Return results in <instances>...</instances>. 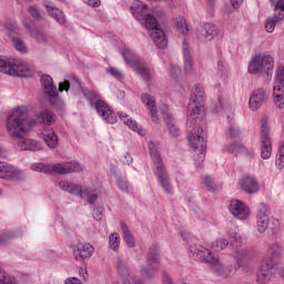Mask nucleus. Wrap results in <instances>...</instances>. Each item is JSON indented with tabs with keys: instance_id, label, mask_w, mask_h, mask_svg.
<instances>
[{
	"instance_id": "1",
	"label": "nucleus",
	"mask_w": 284,
	"mask_h": 284,
	"mask_svg": "<svg viewBox=\"0 0 284 284\" xmlns=\"http://www.w3.org/2000/svg\"><path fill=\"white\" fill-rule=\"evenodd\" d=\"M131 12L138 21H143L144 19V26L146 30H149L153 43L160 50H165V48H168V37H165V31L159 28L156 18L148 13V4L140 0H135L131 6Z\"/></svg>"
},
{
	"instance_id": "2",
	"label": "nucleus",
	"mask_w": 284,
	"mask_h": 284,
	"mask_svg": "<svg viewBox=\"0 0 284 284\" xmlns=\"http://www.w3.org/2000/svg\"><path fill=\"white\" fill-rule=\"evenodd\" d=\"M234 242L231 243L233 247L232 255L235 257V264H223L221 263V260L217 257H214V255L211 257V261L209 262V265L213 273H215L216 276H220L221 278H230L233 274H236L239 272V267H241V263L244 261V258H247V254H250V251L247 248H243L241 246L242 237L239 235V233L231 234Z\"/></svg>"
},
{
	"instance_id": "3",
	"label": "nucleus",
	"mask_w": 284,
	"mask_h": 284,
	"mask_svg": "<svg viewBox=\"0 0 284 284\" xmlns=\"http://www.w3.org/2000/svg\"><path fill=\"white\" fill-rule=\"evenodd\" d=\"M37 125V122L30 120L28 109L20 106L7 118V132L12 139H19L30 132V128Z\"/></svg>"
},
{
	"instance_id": "4",
	"label": "nucleus",
	"mask_w": 284,
	"mask_h": 284,
	"mask_svg": "<svg viewBox=\"0 0 284 284\" xmlns=\"http://www.w3.org/2000/svg\"><path fill=\"white\" fill-rule=\"evenodd\" d=\"M283 256V245L275 242L270 245L268 255L262 261V264L256 273L257 284H267L272 281L274 276V268L278 263H281V257Z\"/></svg>"
},
{
	"instance_id": "5",
	"label": "nucleus",
	"mask_w": 284,
	"mask_h": 284,
	"mask_svg": "<svg viewBox=\"0 0 284 284\" xmlns=\"http://www.w3.org/2000/svg\"><path fill=\"white\" fill-rule=\"evenodd\" d=\"M141 101L145 105L146 110H149L150 116L156 125L161 123V116L165 121L169 132L171 136H179V128L174 123H172V115L170 114V109L168 105L163 104L162 106L156 108V101L152 95L148 93H143L141 95Z\"/></svg>"
},
{
	"instance_id": "6",
	"label": "nucleus",
	"mask_w": 284,
	"mask_h": 284,
	"mask_svg": "<svg viewBox=\"0 0 284 284\" xmlns=\"http://www.w3.org/2000/svg\"><path fill=\"white\" fill-rule=\"evenodd\" d=\"M149 152L155 168L154 174L158 178V181L161 187L166 192V194H172V183L170 182V174L163 164V159L161 153H159V144L150 141L149 142Z\"/></svg>"
},
{
	"instance_id": "7",
	"label": "nucleus",
	"mask_w": 284,
	"mask_h": 284,
	"mask_svg": "<svg viewBox=\"0 0 284 284\" xmlns=\"http://www.w3.org/2000/svg\"><path fill=\"white\" fill-rule=\"evenodd\" d=\"M205 99V90L202 84H195L193 87V92L190 98V102L186 111V125L187 128H194L201 111L203 110V103Z\"/></svg>"
},
{
	"instance_id": "8",
	"label": "nucleus",
	"mask_w": 284,
	"mask_h": 284,
	"mask_svg": "<svg viewBox=\"0 0 284 284\" xmlns=\"http://www.w3.org/2000/svg\"><path fill=\"white\" fill-rule=\"evenodd\" d=\"M33 172H42L43 174H72V172H82L83 165L79 162H63L58 164L37 163L31 165Z\"/></svg>"
},
{
	"instance_id": "9",
	"label": "nucleus",
	"mask_w": 284,
	"mask_h": 284,
	"mask_svg": "<svg viewBox=\"0 0 284 284\" xmlns=\"http://www.w3.org/2000/svg\"><path fill=\"white\" fill-rule=\"evenodd\" d=\"M187 140L193 150H199L200 153L194 155V164L197 170H201L203 162L205 161V152L207 150V143L205 142V132L201 126L196 132L189 130Z\"/></svg>"
},
{
	"instance_id": "10",
	"label": "nucleus",
	"mask_w": 284,
	"mask_h": 284,
	"mask_svg": "<svg viewBox=\"0 0 284 284\" xmlns=\"http://www.w3.org/2000/svg\"><path fill=\"white\" fill-rule=\"evenodd\" d=\"M0 72L9 74L10 77L28 78L30 72V64L23 62L20 58H0Z\"/></svg>"
},
{
	"instance_id": "11",
	"label": "nucleus",
	"mask_w": 284,
	"mask_h": 284,
	"mask_svg": "<svg viewBox=\"0 0 284 284\" xmlns=\"http://www.w3.org/2000/svg\"><path fill=\"white\" fill-rule=\"evenodd\" d=\"M60 190L63 192H69V194H73V196H79L80 199H87L89 205H94L97 201H99V194L92 193V189L90 186L77 184L74 182L62 180L59 182Z\"/></svg>"
},
{
	"instance_id": "12",
	"label": "nucleus",
	"mask_w": 284,
	"mask_h": 284,
	"mask_svg": "<svg viewBox=\"0 0 284 284\" xmlns=\"http://www.w3.org/2000/svg\"><path fill=\"white\" fill-rule=\"evenodd\" d=\"M122 57L125 63L136 71L144 81H150V79H152V71L150 70V67H148V63L132 50L124 48L122 50Z\"/></svg>"
},
{
	"instance_id": "13",
	"label": "nucleus",
	"mask_w": 284,
	"mask_h": 284,
	"mask_svg": "<svg viewBox=\"0 0 284 284\" xmlns=\"http://www.w3.org/2000/svg\"><path fill=\"white\" fill-rule=\"evenodd\" d=\"M41 83L44 88V94L49 97L50 104L57 110H61L63 108V102L59 97V91H57V87H54V80L50 75H42Z\"/></svg>"
},
{
	"instance_id": "14",
	"label": "nucleus",
	"mask_w": 284,
	"mask_h": 284,
	"mask_svg": "<svg viewBox=\"0 0 284 284\" xmlns=\"http://www.w3.org/2000/svg\"><path fill=\"white\" fill-rule=\"evenodd\" d=\"M115 265L123 284H143L141 280H136V276L130 273V265H128V261L123 257H116Z\"/></svg>"
},
{
	"instance_id": "15",
	"label": "nucleus",
	"mask_w": 284,
	"mask_h": 284,
	"mask_svg": "<svg viewBox=\"0 0 284 284\" xmlns=\"http://www.w3.org/2000/svg\"><path fill=\"white\" fill-rule=\"evenodd\" d=\"M268 99H270V90L265 88L255 89L248 100L250 109L253 112H256L258 108H261L264 103H267Z\"/></svg>"
},
{
	"instance_id": "16",
	"label": "nucleus",
	"mask_w": 284,
	"mask_h": 284,
	"mask_svg": "<svg viewBox=\"0 0 284 284\" xmlns=\"http://www.w3.org/2000/svg\"><path fill=\"white\" fill-rule=\"evenodd\" d=\"M272 156V138L270 136V125L262 124L261 131V158L267 160Z\"/></svg>"
},
{
	"instance_id": "17",
	"label": "nucleus",
	"mask_w": 284,
	"mask_h": 284,
	"mask_svg": "<svg viewBox=\"0 0 284 284\" xmlns=\"http://www.w3.org/2000/svg\"><path fill=\"white\" fill-rule=\"evenodd\" d=\"M0 179L4 181H21L23 171L12 164L0 162Z\"/></svg>"
},
{
	"instance_id": "18",
	"label": "nucleus",
	"mask_w": 284,
	"mask_h": 284,
	"mask_svg": "<svg viewBox=\"0 0 284 284\" xmlns=\"http://www.w3.org/2000/svg\"><path fill=\"white\" fill-rule=\"evenodd\" d=\"M215 37H219V27L212 23L201 24L196 30V39L202 43L213 41Z\"/></svg>"
},
{
	"instance_id": "19",
	"label": "nucleus",
	"mask_w": 284,
	"mask_h": 284,
	"mask_svg": "<svg viewBox=\"0 0 284 284\" xmlns=\"http://www.w3.org/2000/svg\"><path fill=\"white\" fill-rule=\"evenodd\" d=\"M93 108L98 112L99 116H101V119H103V121H105L106 123L113 124L116 122V114L114 113V111H112L110 105L105 103V101L101 99L97 100V102H94L93 104Z\"/></svg>"
},
{
	"instance_id": "20",
	"label": "nucleus",
	"mask_w": 284,
	"mask_h": 284,
	"mask_svg": "<svg viewBox=\"0 0 284 284\" xmlns=\"http://www.w3.org/2000/svg\"><path fill=\"white\" fill-rule=\"evenodd\" d=\"M229 210L232 216L240 221H247L250 219V207L243 201L232 200Z\"/></svg>"
},
{
	"instance_id": "21",
	"label": "nucleus",
	"mask_w": 284,
	"mask_h": 284,
	"mask_svg": "<svg viewBox=\"0 0 284 284\" xmlns=\"http://www.w3.org/2000/svg\"><path fill=\"white\" fill-rule=\"evenodd\" d=\"M189 254L194 261H202L203 263H210L214 256L212 251L199 244L191 245Z\"/></svg>"
},
{
	"instance_id": "22",
	"label": "nucleus",
	"mask_w": 284,
	"mask_h": 284,
	"mask_svg": "<svg viewBox=\"0 0 284 284\" xmlns=\"http://www.w3.org/2000/svg\"><path fill=\"white\" fill-rule=\"evenodd\" d=\"M14 148L21 151H30V152H39L41 150V142L32 139L24 138L21 135L20 138H14Z\"/></svg>"
},
{
	"instance_id": "23",
	"label": "nucleus",
	"mask_w": 284,
	"mask_h": 284,
	"mask_svg": "<svg viewBox=\"0 0 284 284\" xmlns=\"http://www.w3.org/2000/svg\"><path fill=\"white\" fill-rule=\"evenodd\" d=\"M94 254V246L88 242H79L73 250V256L75 261H85Z\"/></svg>"
},
{
	"instance_id": "24",
	"label": "nucleus",
	"mask_w": 284,
	"mask_h": 284,
	"mask_svg": "<svg viewBox=\"0 0 284 284\" xmlns=\"http://www.w3.org/2000/svg\"><path fill=\"white\" fill-rule=\"evenodd\" d=\"M283 75L280 74L275 78L274 85H273V95L275 97V105L280 110L284 108V83H283Z\"/></svg>"
},
{
	"instance_id": "25",
	"label": "nucleus",
	"mask_w": 284,
	"mask_h": 284,
	"mask_svg": "<svg viewBox=\"0 0 284 284\" xmlns=\"http://www.w3.org/2000/svg\"><path fill=\"white\" fill-rule=\"evenodd\" d=\"M33 121L36 123H41L42 125L50 128L51 125H54V123H57V116L51 110L42 109L38 113H36V120Z\"/></svg>"
},
{
	"instance_id": "26",
	"label": "nucleus",
	"mask_w": 284,
	"mask_h": 284,
	"mask_svg": "<svg viewBox=\"0 0 284 284\" xmlns=\"http://www.w3.org/2000/svg\"><path fill=\"white\" fill-rule=\"evenodd\" d=\"M240 185L246 194H256L258 192V181L250 175L243 176L240 180Z\"/></svg>"
},
{
	"instance_id": "27",
	"label": "nucleus",
	"mask_w": 284,
	"mask_h": 284,
	"mask_svg": "<svg viewBox=\"0 0 284 284\" xmlns=\"http://www.w3.org/2000/svg\"><path fill=\"white\" fill-rule=\"evenodd\" d=\"M161 247L154 243L149 247L145 255V261L148 265H159L161 263Z\"/></svg>"
},
{
	"instance_id": "28",
	"label": "nucleus",
	"mask_w": 284,
	"mask_h": 284,
	"mask_svg": "<svg viewBox=\"0 0 284 284\" xmlns=\"http://www.w3.org/2000/svg\"><path fill=\"white\" fill-rule=\"evenodd\" d=\"M43 6L49 14L54 19L60 26H64L65 23V14L59 8L52 6V2L44 0Z\"/></svg>"
},
{
	"instance_id": "29",
	"label": "nucleus",
	"mask_w": 284,
	"mask_h": 284,
	"mask_svg": "<svg viewBox=\"0 0 284 284\" xmlns=\"http://www.w3.org/2000/svg\"><path fill=\"white\" fill-rule=\"evenodd\" d=\"M42 138L44 143L51 150H54L57 145H59V136L57 135V133H54V130L52 128H44L42 130Z\"/></svg>"
},
{
	"instance_id": "30",
	"label": "nucleus",
	"mask_w": 284,
	"mask_h": 284,
	"mask_svg": "<svg viewBox=\"0 0 284 284\" xmlns=\"http://www.w3.org/2000/svg\"><path fill=\"white\" fill-rule=\"evenodd\" d=\"M183 59H184V71L185 74H192L194 70V63L192 62V54L190 53V45L184 40L182 43Z\"/></svg>"
},
{
	"instance_id": "31",
	"label": "nucleus",
	"mask_w": 284,
	"mask_h": 284,
	"mask_svg": "<svg viewBox=\"0 0 284 284\" xmlns=\"http://www.w3.org/2000/svg\"><path fill=\"white\" fill-rule=\"evenodd\" d=\"M119 116L120 120L123 121L125 125H128V128L133 130V132H138V134H141V136L145 134V131L143 130V128H141V124L130 118V115H128L125 112H119Z\"/></svg>"
},
{
	"instance_id": "32",
	"label": "nucleus",
	"mask_w": 284,
	"mask_h": 284,
	"mask_svg": "<svg viewBox=\"0 0 284 284\" xmlns=\"http://www.w3.org/2000/svg\"><path fill=\"white\" fill-rule=\"evenodd\" d=\"M70 87L73 88L74 90H82L83 88L81 87V80L77 75H70L69 80L61 82L59 84V90L60 92H68L70 90Z\"/></svg>"
},
{
	"instance_id": "33",
	"label": "nucleus",
	"mask_w": 284,
	"mask_h": 284,
	"mask_svg": "<svg viewBox=\"0 0 284 284\" xmlns=\"http://www.w3.org/2000/svg\"><path fill=\"white\" fill-rule=\"evenodd\" d=\"M24 28H27V30H29L31 37H33V39L38 40L39 43H45L48 41V34H45V32H43L40 29H32V26L29 24L28 20H23L22 21Z\"/></svg>"
},
{
	"instance_id": "34",
	"label": "nucleus",
	"mask_w": 284,
	"mask_h": 284,
	"mask_svg": "<svg viewBox=\"0 0 284 284\" xmlns=\"http://www.w3.org/2000/svg\"><path fill=\"white\" fill-rule=\"evenodd\" d=\"M260 62L264 74L272 77V72H274V58L272 55H260Z\"/></svg>"
},
{
	"instance_id": "35",
	"label": "nucleus",
	"mask_w": 284,
	"mask_h": 284,
	"mask_svg": "<svg viewBox=\"0 0 284 284\" xmlns=\"http://www.w3.org/2000/svg\"><path fill=\"white\" fill-rule=\"evenodd\" d=\"M120 227L122 230L124 243L128 245V247H135L136 241L134 240V235H132V232H130V227H128V224H125V222H121Z\"/></svg>"
},
{
	"instance_id": "36",
	"label": "nucleus",
	"mask_w": 284,
	"mask_h": 284,
	"mask_svg": "<svg viewBox=\"0 0 284 284\" xmlns=\"http://www.w3.org/2000/svg\"><path fill=\"white\" fill-rule=\"evenodd\" d=\"M81 92L84 99L89 101V105H91V108H94V103H97V101H101V95H99V93H97L94 90H89L88 88H83Z\"/></svg>"
},
{
	"instance_id": "37",
	"label": "nucleus",
	"mask_w": 284,
	"mask_h": 284,
	"mask_svg": "<svg viewBox=\"0 0 284 284\" xmlns=\"http://www.w3.org/2000/svg\"><path fill=\"white\" fill-rule=\"evenodd\" d=\"M248 72L250 74H258V72L264 73L263 67L261 64V55H256L252 59V61L248 64Z\"/></svg>"
},
{
	"instance_id": "38",
	"label": "nucleus",
	"mask_w": 284,
	"mask_h": 284,
	"mask_svg": "<svg viewBox=\"0 0 284 284\" xmlns=\"http://www.w3.org/2000/svg\"><path fill=\"white\" fill-rule=\"evenodd\" d=\"M159 267L154 266V264H148L143 266L140 272L141 276L149 280V278H154V275L156 274V271Z\"/></svg>"
},
{
	"instance_id": "39",
	"label": "nucleus",
	"mask_w": 284,
	"mask_h": 284,
	"mask_svg": "<svg viewBox=\"0 0 284 284\" xmlns=\"http://www.w3.org/2000/svg\"><path fill=\"white\" fill-rule=\"evenodd\" d=\"M257 232L260 234H265L266 230L270 227V217H256Z\"/></svg>"
},
{
	"instance_id": "40",
	"label": "nucleus",
	"mask_w": 284,
	"mask_h": 284,
	"mask_svg": "<svg viewBox=\"0 0 284 284\" xmlns=\"http://www.w3.org/2000/svg\"><path fill=\"white\" fill-rule=\"evenodd\" d=\"M109 245L113 252H119V247L121 245V235H119V233H112L109 236Z\"/></svg>"
},
{
	"instance_id": "41",
	"label": "nucleus",
	"mask_w": 284,
	"mask_h": 284,
	"mask_svg": "<svg viewBox=\"0 0 284 284\" xmlns=\"http://www.w3.org/2000/svg\"><path fill=\"white\" fill-rule=\"evenodd\" d=\"M275 165L278 168V170H283L284 168V142H281L278 145Z\"/></svg>"
},
{
	"instance_id": "42",
	"label": "nucleus",
	"mask_w": 284,
	"mask_h": 284,
	"mask_svg": "<svg viewBox=\"0 0 284 284\" xmlns=\"http://www.w3.org/2000/svg\"><path fill=\"white\" fill-rule=\"evenodd\" d=\"M275 19L282 20L284 19V0H277L274 4V14Z\"/></svg>"
},
{
	"instance_id": "43",
	"label": "nucleus",
	"mask_w": 284,
	"mask_h": 284,
	"mask_svg": "<svg viewBox=\"0 0 284 284\" xmlns=\"http://www.w3.org/2000/svg\"><path fill=\"white\" fill-rule=\"evenodd\" d=\"M175 27L176 30L182 34H187L190 32V27L187 26V21L185 20V18H179L175 21Z\"/></svg>"
},
{
	"instance_id": "44",
	"label": "nucleus",
	"mask_w": 284,
	"mask_h": 284,
	"mask_svg": "<svg viewBox=\"0 0 284 284\" xmlns=\"http://www.w3.org/2000/svg\"><path fill=\"white\" fill-rule=\"evenodd\" d=\"M12 239H17V233H14V231H4L0 233V245H6L7 243H10Z\"/></svg>"
},
{
	"instance_id": "45",
	"label": "nucleus",
	"mask_w": 284,
	"mask_h": 284,
	"mask_svg": "<svg viewBox=\"0 0 284 284\" xmlns=\"http://www.w3.org/2000/svg\"><path fill=\"white\" fill-rule=\"evenodd\" d=\"M278 18H276V16L273 14V17H270L266 19L265 21V30L266 32H274V29L276 28V23H278Z\"/></svg>"
},
{
	"instance_id": "46",
	"label": "nucleus",
	"mask_w": 284,
	"mask_h": 284,
	"mask_svg": "<svg viewBox=\"0 0 284 284\" xmlns=\"http://www.w3.org/2000/svg\"><path fill=\"white\" fill-rule=\"evenodd\" d=\"M0 284H17V280L0 267Z\"/></svg>"
},
{
	"instance_id": "47",
	"label": "nucleus",
	"mask_w": 284,
	"mask_h": 284,
	"mask_svg": "<svg viewBox=\"0 0 284 284\" xmlns=\"http://www.w3.org/2000/svg\"><path fill=\"white\" fill-rule=\"evenodd\" d=\"M12 43L18 52H28V47H26V42L21 38H12Z\"/></svg>"
},
{
	"instance_id": "48",
	"label": "nucleus",
	"mask_w": 284,
	"mask_h": 284,
	"mask_svg": "<svg viewBox=\"0 0 284 284\" xmlns=\"http://www.w3.org/2000/svg\"><path fill=\"white\" fill-rule=\"evenodd\" d=\"M235 148H237V150H241V154H243V156H245L246 159H253V156L256 154L254 152V149L252 148H247L245 145H235Z\"/></svg>"
},
{
	"instance_id": "49",
	"label": "nucleus",
	"mask_w": 284,
	"mask_h": 284,
	"mask_svg": "<svg viewBox=\"0 0 284 284\" xmlns=\"http://www.w3.org/2000/svg\"><path fill=\"white\" fill-rule=\"evenodd\" d=\"M202 183L205 185L207 192H216V184H214V180L211 176H204Z\"/></svg>"
},
{
	"instance_id": "50",
	"label": "nucleus",
	"mask_w": 284,
	"mask_h": 284,
	"mask_svg": "<svg viewBox=\"0 0 284 284\" xmlns=\"http://www.w3.org/2000/svg\"><path fill=\"white\" fill-rule=\"evenodd\" d=\"M268 212H270V209L267 207V204L261 203V204L257 206L256 219L270 217V215L267 214Z\"/></svg>"
},
{
	"instance_id": "51",
	"label": "nucleus",
	"mask_w": 284,
	"mask_h": 284,
	"mask_svg": "<svg viewBox=\"0 0 284 284\" xmlns=\"http://www.w3.org/2000/svg\"><path fill=\"white\" fill-rule=\"evenodd\" d=\"M226 245H230V242L226 239H219L213 243V250H215V252H221V250H225Z\"/></svg>"
},
{
	"instance_id": "52",
	"label": "nucleus",
	"mask_w": 284,
	"mask_h": 284,
	"mask_svg": "<svg viewBox=\"0 0 284 284\" xmlns=\"http://www.w3.org/2000/svg\"><path fill=\"white\" fill-rule=\"evenodd\" d=\"M28 12L36 21H41V12L39 11V7L37 4L30 6L28 8Z\"/></svg>"
},
{
	"instance_id": "53",
	"label": "nucleus",
	"mask_w": 284,
	"mask_h": 284,
	"mask_svg": "<svg viewBox=\"0 0 284 284\" xmlns=\"http://www.w3.org/2000/svg\"><path fill=\"white\" fill-rule=\"evenodd\" d=\"M116 185L121 192H128L130 185L128 184V180L123 178H118L116 180Z\"/></svg>"
},
{
	"instance_id": "54",
	"label": "nucleus",
	"mask_w": 284,
	"mask_h": 284,
	"mask_svg": "<svg viewBox=\"0 0 284 284\" xmlns=\"http://www.w3.org/2000/svg\"><path fill=\"white\" fill-rule=\"evenodd\" d=\"M169 72L172 79H179V77L181 75V67L176 64H171Z\"/></svg>"
},
{
	"instance_id": "55",
	"label": "nucleus",
	"mask_w": 284,
	"mask_h": 284,
	"mask_svg": "<svg viewBox=\"0 0 284 284\" xmlns=\"http://www.w3.org/2000/svg\"><path fill=\"white\" fill-rule=\"evenodd\" d=\"M109 73L111 77H114L118 81H123V73L116 68H110Z\"/></svg>"
},
{
	"instance_id": "56",
	"label": "nucleus",
	"mask_w": 284,
	"mask_h": 284,
	"mask_svg": "<svg viewBox=\"0 0 284 284\" xmlns=\"http://www.w3.org/2000/svg\"><path fill=\"white\" fill-rule=\"evenodd\" d=\"M239 134H240L239 128H236V125L234 124H231L229 128V136H231V139H236Z\"/></svg>"
},
{
	"instance_id": "57",
	"label": "nucleus",
	"mask_w": 284,
	"mask_h": 284,
	"mask_svg": "<svg viewBox=\"0 0 284 284\" xmlns=\"http://www.w3.org/2000/svg\"><path fill=\"white\" fill-rule=\"evenodd\" d=\"M236 145H243L239 142L236 143H231L229 146H227V152H230L231 154H239V152H241V149L236 148Z\"/></svg>"
},
{
	"instance_id": "58",
	"label": "nucleus",
	"mask_w": 284,
	"mask_h": 284,
	"mask_svg": "<svg viewBox=\"0 0 284 284\" xmlns=\"http://www.w3.org/2000/svg\"><path fill=\"white\" fill-rule=\"evenodd\" d=\"M132 161H134V159H132V155H130V153H124L121 156V162L123 163V165H132Z\"/></svg>"
},
{
	"instance_id": "59",
	"label": "nucleus",
	"mask_w": 284,
	"mask_h": 284,
	"mask_svg": "<svg viewBox=\"0 0 284 284\" xmlns=\"http://www.w3.org/2000/svg\"><path fill=\"white\" fill-rule=\"evenodd\" d=\"M281 226L278 220L272 219L271 223L268 222V230L273 232H278V227Z\"/></svg>"
},
{
	"instance_id": "60",
	"label": "nucleus",
	"mask_w": 284,
	"mask_h": 284,
	"mask_svg": "<svg viewBox=\"0 0 284 284\" xmlns=\"http://www.w3.org/2000/svg\"><path fill=\"white\" fill-rule=\"evenodd\" d=\"M225 74V64L223 61H217V77H223Z\"/></svg>"
},
{
	"instance_id": "61",
	"label": "nucleus",
	"mask_w": 284,
	"mask_h": 284,
	"mask_svg": "<svg viewBox=\"0 0 284 284\" xmlns=\"http://www.w3.org/2000/svg\"><path fill=\"white\" fill-rule=\"evenodd\" d=\"M87 6H91V8H99L101 6V0H83Z\"/></svg>"
},
{
	"instance_id": "62",
	"label": "nucleus",
	"mask_w": 284,
	"mask_h": 284,
	"mask_svg": "<svg viewBox=\"0 0 284 284\" xmlns=\"http://www.w3.org/2000/svg\"><path fill=\"white\" fill-rule=\"evenodd\" d=\"M162 281L164 284H172V277L165 271L162 272Z\"/></svg>"
},
{
	"instance_id": "63",
	"label": "nucleus",
	"mask_w": 284,
	"mask_h": 284,
	"mask_svg": "<svg viewBox=\"0 0 284 284\" xmlns=\"http://www.w3.org/2000/svg\"><path fill=\"white\" fill-rule=\"evenodd\" d=\"M65 284H82L81 281L77 277H71L65 280Z\"/></svg>"
},
{
	"instance_id": "64",
	"label": "nucleus",
	"mask_w": 284,
	"mask_h": 284,
	"mask_svg": "<svg viewBox=\"0 0 284 284\" xmlns=\"http://www.w3.org/2000/svg\"><path fill=\"white\" fill-rule=\"evenodd\" d=\"M282 75L283 78V83H284V65L278 67L276 74H275V79H278V75Z\"/></svg>"
}]
</instances>
